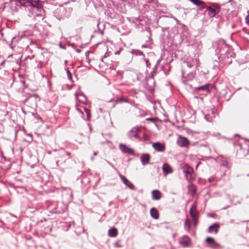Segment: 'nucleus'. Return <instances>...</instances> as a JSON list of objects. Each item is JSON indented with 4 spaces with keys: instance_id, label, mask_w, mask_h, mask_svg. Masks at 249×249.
Masks as SVG:
<instances>
[{
    "instance_id": "1",
    "label": "nucleus",
    "mask_w": 249,
    "mask_h": 249,
    "mask_svg": "<svg viewBox=\"0 0 249 249\" xmlns=\"http://www.w3.org/2000/svg\"><path fill=\"white\" fill-rule=\"evenodd\" d=\"M181 168L182 170H183V173L185 174V177H186V179H187V180L191 181L195 179L193 168L190 167L186 164H182Z\"/></svg>"
},
{
    "instance_id": "2",
    "label": "nucleus",
    "mask_w": 249,
    "mask_h": 249,
    "mask_svg": "<svg viewBox=\"0 0 249 249\" xmlns=\"http://www.w3.org/2000/svg\"><path fill=\"white\" fill-rule=\"evenodd\" d=\"M189 214L192 217L194 225H196L198 219V212L196 210V203L195 202H194L193 205L191 206V208L189 210Z\"/></svg>"
},
{
    "instance_id": "3",
    "label": "nucleus",
    "mask_w": 249,
    "mask_h": 249,
    "mask_svg": "<svg viewBox=\"0 0 249 249\" xmlns=\"http://www.w3.org/2000/svg\"><path fill=\"white\" fill-rule=\"evenodd\" d=\"M75 97L76 100L81 104H85L87 103V98L80 90L76 91Z\"/></svg>"
},
{
    "instance_id": "4",
    "label": "nucleus",
    "mask_w": 249,
    "mask_h": 249,
    "mask_svg": "<svg viewBox=\"0 0 249 249\" xmlns=\"http://www.w3.org/2000/svg\"><path fill=\"white\" fill-rule=\"evenodd\" d=\"M177 143L178 146L181 147H186L188 145L189 142L187 139L186 138L179 136L178 138V141H177Z\"/></svg>"
},
{
    "instance_id": "5",
    "label": "nucleus",
    "mask_w": 249,
    "mask_h": 249,
    "mask_svg": "<svg viewBox=\"0 0 249 249\" xmlns=\"http://www.w3.org/2000/svg\"><path fill=\"white\" fill-rule=\"evenodd\" d=\"M179 244L181 245L182 247L187 248L189 247L190 244H191V239L188 236L185 235L182 237L181 239L179 241Z\"/></svg>"
},
{
    "instance_id": "6",
    "label": "nucleus",
    "mask_w": 249,
    "mask_h": 249,
    "mask_svg": "<svg viewBox=\"0 0 249 249\" xmlns=\"http://www.w3.org/2000/svg\"><path fill=\"white\" fill-rule=\"evenodd\" d=\"M153 147L158 152H164V151H165V144L159 142L153 143Z\"/></svg>"
},
{
    "instance_id": "7",
    "label": "nucleus",
    "mask_w": 249,
    "mask_h": 249,
    "mask_svg": "<svg viewBox=\"0 0 249 249\" xmlns=\"http://www.w3.org/2000/svg\"><path fill=\"white\" fill-rule=\"evenodd\" d=\"M119 177H120V179L122 180L123 183L125 185V186H127L129 189L133 190L134 188V186L133 184L130 182L129 180L125 178V177L123 176L122 175H119Z\"/></svg>"
},
{
    "instance_id": "8",
    "label": "nucleus",
    "mask_w": 249,
    "mask_h": 249,
    "mask_svg": "<svg viewBox=\"0 0 249 249\" xmlns=\"http://www.w3.org/2000/svg\"><path fill=\"white\" fill-rule=\"evenodd\" d=\"M119 148L124 153L128 154H132L133 153V150L126 145L120 144H119Z\"/></svg>"
},
{
    "instance_id": "9",
    "label": "nucleus",
    "mask_w": 249,
    "mask_h": 249,
    "mask_svg": "<svg viewBox=\"0 0 249 249\" xmlns=\"http://www.w3.org/2000/svg\"><path fill=\"white\" fill-rule=\"evenodd\" d=\"M188 193L189 195L194 196L196 193V187L194 184L190 183L188 185Z\"/></svg>"
},
{
    "instance_id": "10",
    "label": "nucleus",
    "mask_w": 249,
    "mask_h": 249,
    "mask_svg": "<svg viewBox=\"0 0 249 249\" xmlns=\"http://www.w3.org/2000/svg\"><path fill=\"white\" fill-rule=\"evenodd\" d=\"M162 171H163V173H164L165 175H167L173 173V169L169 164L164 163L163 165H162Z\"/></svg>"
},
{
    "instance_id": "11",
    "label": "nucleus",
    "mask_w": 249,
    "mask_h": 249,
    "mask_svg": "<svg viewBox=\"0 0 249 249\" xmlns=\"http://www.w3.org/2000/svg\"><path fill=\"white\" fill-rule=\"evenodd\" d=\"M190 2H192L194 4L196 5V6H201L202 7V9H204L206 7H208L209 6H206L205 3L204 1L201 0H189Z\"/></svg>"
},
{
    "instance_id": "12",
    "label": "nucleus",
    "mask_w": 249,
    "mask_h": 249,
    "mask_svg": "<svg viewBox=\"0 0 249 249\" xmlns=\"http://www.w3.org/2000/svg\"><path fill=\"white\" fill-rule=\"evenodd\" d=\"M152 196H153V200H159L162 197V194L157 190H155L152 192Z\"/></svg>"
},
{
    "instance_id": "13",
    "label": "nucleus",
    "mask_w": 249,
    "mask_h": 249,
    "mask_svg": "<svg viewBox=\"0 0 249 249\" xmlns=\"http://www.w3.org/2000/svg\"><path fill=\"white\" fill-rule=\"evenodd\" d=\"M219 228V226L217 223H215L209 227V229H208V232L209 233H214L217 234V231H218V229Z\"/></svg>"
},
{
    "instance_id": "14",
    "label": "nucleus",
    "mask_w": 249,
    "mask_h": 249,
    "mask_svg": "<svg viewBox=\"0 0 249 249\" xmlns=\"http://www.w3.org/2000/svg\"><path fill=\"white\" fill-rule=\"evenodd\" d=\"M206 11L208 12V15L211 18H213L217 14V11L215 9L212 8L211 7H205Z\"/></svg>"
},
{
    "instance_id": "15",
    "label": "nucleus",
    "mask_w": 249,
    "mask_h": 249,
    "mask_svg": "<svg viewBox=\"0 0 249 249\" xmlns=\"http://www.w3.org/2000/svg\"><path fill=\"white\" fill-rule=\"evenodd\" d=\"M205 241H206V243L207 244L213 245V246H212V248H217V246H218L217 243H216L214 240V238L211 237L206 238Z\"/></svg>"
},
{
    "instance_id": "16",
    "label": "nucleus",
    "mask_w": 249,
    "mask_h": 249,
    "mask_svg": "<svg viewBox=\"0 0 249 249\" xmlns=\"http://www.w3.org/2000/svg\"><path fill=\"white\" fill-rule=\"evenodd\" d=\"M210 87V84H206L204 85L203 86L197 87L195 89H196V90L197 91H201V90H204L206 91L207 92L210 91V89H209V88Z\"/></svg>"
},
{
    "instance_id": "17",
    "label": "nucleus",
    "mask_w": 249,
    "mask_h": 249,
    "mask_svg": "<svg viewBox=\"0 0 249 249\" xmlns=\"http://www.w3.org/2000/svg\"><path fill=\"white\" fill-rule=\"evenodd\" d=\"M141 161L143 165L148 163L149 161V155L147 154L142 155L141 157Z\"/></svg>"
},
{
    "instance_id": "18",
    "label": "nucleus",
    "mask_w": 249,
    "mask_h": 249,
    "mask_svg": "<svg viewBox=\"0 0 249 249\" xmlns=\"http://www.w3.org/2000/svg\"><path fill=\"white\" fill-rule=\"evenodd\" d=\"M150 214H151V216H152L153 219H158V212L155 208H153L151 209V210H150Z\"/></svg>"
},
{
    "instance_id": "19",
    "label": "nucleus",
    "mask_w": 249,
    "mask_h": 249,
    "mask_svg": "<svg viewBox=\"0 0 249 249\" xmlns=\"http://www.w3.org/2000/svg\"><path fill=\"white\" fill-rule=\"evenodd\" d=\"M108 236L110 237H115L117 236V230L113 228L108 231Z\"/></svg>"
},
{
    "instance_id": "20",
    "label": "nucleus",
    "mask_w": 249,
    "mask_h": 249,
    "mask_svg": "<svg viewBox=\"0 0 249 249\" xmlns=\"http://www.w3.org/2000/svg\"><path fill=\"white\" fill-rule=\"evenodd\" d=\"M27 2H28V3L29 4V5L31 6L32 7L37 8H39V4H38V2L36 1H34L33 0H28Z\"/></svg>"
},
{
    "instance_id": "21",
    "label": "nucleus",
    "mask_w": 249,
    "mask_h": 249,
    "mask_svg": "<svg viewBox=\"0 0 249 249\" xmlns=\"http://www.w3.org/2000/svg\"><path fill=\"white\" fill-rule=\"evenodd\" d=\"M115 102H116V103H122V102L127 103L128 100L124 98L123 97H121V98H118L117 100H116V101H115Z\"/></svg>"
},
{
    "instance_id": "22",
    "label": "nucleus",
    "mask_w": 249,
    "mask_h": 249,
    "mask_svg": "<svg viewBox=\"0 0 249 249\" xmlns=\"http://www.w3.org/2000/svg\"><path fill=\"white\" fill-rule=\"evenodd\" d=\"M185 226L188 228V230H190V221L188 218L186 219V221H185Z\"/></svg>"
},
{
    "instance_id": "23",
    "label": "nucleus",
    "mask_w": 249,
    "mask_h": 249,
    "mask_svg": "<svg viewBox=\"0 0 249 249\" xmlns=\"http://www.w3.org/2000/svg\"><path fill=\"white\" fill-rule=\"evenodd\" d=\"M155 120H156V119L153 118H150L146 119V121L151 122H154Z\"/></svg>"
},
{
    "instance_id": "24",
    "label": "nucleus",
    "mask_w": 249,
    "mask_h": 249,
    "mask_svg": "<svg viewBox=\"0 0 249 249\" xmlns=\"http://www.w3.org/2000/svg\"><path fill=\"white\" fill-rule=\"evenodd\" d=\"M187 66H188V67H189V68H192V65L188 63V65H187Z\"/></svg>"
},
{
    "instance_id": "25",
    "label": "nucleus",
    "mask_w": 249,
    "mask_h": 249,
    "mask_svg": "<svg viewBox=\"0 0 249 249\" xmlns=\"http://www.w3.org/2000/svg\"><path fill=\"white\" fill-rule=\"evenodd\" d=\"M119 53H120V51H117V52H116V53H115V54H116V55H118Z\"/></svg>"
},
{
    "instance_id": "26",
    "label": "nucleus",
    "mask_w": 249,
    "mask_h": 249,
    "mask_svg": "<svg viewBox=\"0 0 249 249\" xmlns=\"http://www.w3.org/2000/svg\"><path fill=\"white\" fill-rule=\"evenodd\" d=\"M137 131H138V128H134V131L136 132Z\"/></svg>"
},
{
    "instance_id": "27",
    "label": "nucleus",
    "mask_w": 249,
    "mask_h": 249,
    "mask_svg": "<svg viewBox=\"0 0 249 249\" xmlns=\"http://www.w3.org/2000/svg\"><path fill=\"white\" fill-rule=\"evenodd\" d=\"M94 156H96V152H94V154H93Z\"/></svg>"
},
{
    "instance_id": "28",
    "label": "nucleus",
    "mask_w": 249,
    "mask_h": 249,
    "mask_svg": "<svg viewBox=\"0 0 249 249\" xmlns=\"http://www.w3.org/2000/svg\"><path fill=\"white\" fill-rule=\"evenodd\" d=\"M68 74H69V76H71V73L70 72V71H68Z\"/></svg>"
},
{
    "instance_id": "29",
    "label": "nucleus",
    "mask_w": 249,
    "mask_h": 249,
    "mask_svg": "<svg viewBox=\"0 0 249 249\" xmlns=\"http://www.w3.org/2000/svg\"><path fill=\"white\" fill-rule=\"evenodd\" d=\"M86 113L88 114V110L87 109H86Z\"/></svg>"
}]
</instances>
